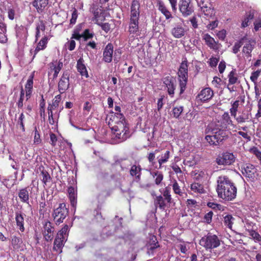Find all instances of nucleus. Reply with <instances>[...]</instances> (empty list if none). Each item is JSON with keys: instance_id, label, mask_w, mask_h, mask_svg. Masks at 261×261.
Wrapping results in <instances>:
<instances>
[{"instance_id": "obj_1", "label": "nucleus", "mask_w": 261, "mask_h": 261, "mask_svg": "<svg viewBox=\"0 0 261 261\" xmlns=\"http://www.w3.org/2000/svg\"><path fill=\"white\" fill-rule=\"evenodd\" d=\"M216 191L218 197L226 201H231L237 196V187L234 184L226 175L218 177Z\"/></svg>"}, {"instance_id": "obj_2", "label": "nucleus", "mask_w": 261, "mask_h": 261, "mask_svg": "<svg viewBox=\"0 0 261 261\" xmlns=\"http://www.w3.org/2000/svg\"><path fill=\"white\" fill-rule=\"evenodd\" d=\"M140 4L137 0H133L130 6V14L128 24L129 34H137L139 32V20Z\"/></svg>"}, {"instance_id": "obj_3", "label": "nucleus", "mask_w": 261, "mask_h": 261, "mask_svg": "<svg viewBox=\"0 0 261 261\" xmlns=\"http://www.w3.org/2000/svg\"><path fill=\"white\" fill-rule=\"evenodd\" d=\"M188 78V63L186 58L180 63L178 72L177 79L179 83V95L182 94L187 88Z\"/></svg>"}, {"instance_id": "obj_4", "label": "nucleus", "mask_w": 261, "mask_h": 261, "mask_svg": "<svg viewBox=\"0 0 261 261\" xmlns=\"http://www.w3.org/2000/svg\"><path fill=\"white\" fill-rule=\"evenodd\" d=\"M35 75V71L33 72L29 76L27 83L25 85V91L22 87H21L20 97L17 102L18 108H22L23 106V100L24 98V94L25 93L26 100L29 99L33 92V79Z\"/></svg>"}, {"instance_id": "obj_5", "label": "nucleus", "mask_w": 261, "mask_h": 261, "mask_svg": "<svg viewBox=\"0 0 261 261\" xmlns=\"http://www.w3.org/2000/svg\"><path fill=\"white\" fill-rule=\"evenodd\" d=\"M111 128L116 138L119 140L120 142L126 140L129 136V127L126 123L125 120Z\"/></svg>"}, {"instance_id": "obj_6", "label": "nucleus", "mask_w": 261, "mask_h": 261, "mask_svg": "<svg viewBox=\"0 0 261 261\" xmlns=\"http://www.w3.org/2000/svg\"><path fill=\"white\" fill-rule=\"evenodd\" d=\"M210 133V135L205 136V139L210 145H219L225 137V131L221 128H213Z\"/></svg>"}, {"instance_id": "obj_7", "label": "nucleus", "mask_w": 261, "mask_h": 261, "mask_svg": "<svg viewBox=\"0 0 261 261\" xmlns=\"http://www.w3.org/2000/svg\"><path fill=\"white\" fill-rule=\"evenodd\" d=\"M69 210L66 207L65 203H61L59 206L54 209L52 214L53 220L57 225H59L64 222L65 218L68 216Z\"/></svg>"}, {"instance_id": "obj_8", "label": "nucleus", "mask_w": 261, "mask_h": 261, "mask_svg": "<svg viewBox=\"0 0 261 261\" xmlns=\"http://www.w3.org/2000/svg\"><path fill=\"white\" fill-rule=\"evenodd\" d=\"M199 244L206 250L212 249L220 245V240L216 235L208 233L200 239Z\"/></svg>"}, {"instance_id": "obj_9", "label": "nucleus", "mask_w": 261, "mask_h": 261, "mask_svg": "<svg viewBox=\"0 0 261 261\" xmlns=\"http://www.w3.org/2000/svg\"><path fill=\"white\" fill-rule=\"evenodd\" d=\"M172 201L170 188L169 185L164 189L163 196L160 195L156 196L154 202L155 205H158L160 210H164L167 206L166 202L170 204Z\"/></svg>"}, {"instance_id": "obj_10", "label": "nucleus", "mask_w": 261, "mask_h": 261, "mask_svg": "<svg viewBox=\"0 0 261 261\" xmlns=\"http://www.w3.org/2000/svg\"><path fill=\"white\" fill-rule=\"evenodd\" d=\"M242 174L248 180L254 182L258 176L257 170L255 167L250 163H246L241 166Z\"/></svg>"}, {"instance_id": "obj_11", "label": "nucleus", "mask_w": 261, "mask_h": 261, "mask_svg": "<svg viewBox=\"0 0 261 261\" xmlns=\"http://www.w3.org/2000/svg\"><path fill=\"white\" fill-rule=\"evenodd\" d=\"M162 81L167 93L170 97L174 96L175 91L177 87L176 78L170 74L162 79Z\"/></svg>"}, {"instance_id": "obj_12", "label": "nucleus", "mask_w": 261, "mask_h": 261, "mask_svg": "<svg viewBox=\"0 0 261 261\" xmlns=\"http://www.w3.org/2000/svg\"><path fill=\"white\" fill-rule=\"evenodd\" d=\"M70 74L68 71L62 73L58 84V89L60 95L66 92L70 87Z\"/></svg>"}, {"instance_id": "obj_13", "label": "nucleus", "mask_w": 261, "mask_h": 261, "mask_svg": "<svg viewBox=\"0 0 261 261\" xmlns=\"http://www.w3.org/2000/svg\"><path fill=\"white\" fill-rule=\"evenodd\" d=\"M214 95V91L209 87L202 89L196 97V100L198 103H205L210 101Z\"/></svg>"}, {"instance_id": "obj_14", "label": "nucleus", "mask_w": 261, "mask_h": 261, "mask_svg": "<svg viewBox=\"0 0 261 261\" xmlns=\"http://www.w3.org/2000/svg\"><path fill=\"white\" fill-rule=\"evenodd\" d=\"M236 160V157L232 153L226 151L219 155L216 160L219 165L228 166L232 164Z\"/></svg>"}, {"instance_id": "obj_15", "label": "nucleus", "mask_w": 261, "mask_h": 261, "mask_svg": "<svg viewBox=\"0 0 261 261\" xmlns=\"http://www.w3.org/2000/svg\"><path fill=\"white\" fill-rule=\"evenodd\" d=\"M55 228L53 224L48 220L43 223L42 234L44 240L50 242L54 238Z\"/></svg>"}, {"instance_id": "obj_16", "label": "nucleus", "mask_w": 261, "mask_h": 261, "mask_svg": "<svg viewBox=\"0 0 261 261\" xmlns=\"http://www.w3.org/2000/svg\"><path fill=\"white\" fill-rule=\"evenodd\" d=\"M179 10L184 17L191 15L194 12V7L191 0H179Z\"/></svg>"}, {"instance_id": "obj_17", "label": "nucleus", "mask_w": 261, "mask_h": 261, "mask_svg": "<svg viewBox=\"0 0 261 261\" xmlns=\"http://www.w3.org/2000/svg\"><path fill=\"white\" fill-rule=\"evenodd\" d=\"M244 43L245 44L243 47L242 52L245 55V57L250 61L252 57L251 53L256 44V41L254 39L247 38L246 36Z\"/></svg>"}, {"instance_id": "obj_18", "label": "nucleus", "mask_w": 261, "mask_h": 261, "mask_svg": "<svg viewBox=\"0 0 261 261\" xmlns=\"http://www.w3.org/2000/svg\"><path fill=\"white\" fill-rule=\"evenodd\" d=\"M106 120L108 121V125L110 127L114 126L125 120L124 115L121 113H115L111 112L107 115Z\"/></svg>"}, {"instance_id": "obj_19", "label": "nucleus", "mask_w": 261, "mask_h": 261, "mask_svg": "<svg viewBox=\"0 0 261 261\" xmlns=\"http://www.w3.org/2000/svg\"><path fill=\"white\" fill-rule=\"evenodd\" d=\"M66 241L65 237L60 236L57 234L54 242L53 250L61 253Z\"/></svg>"}, {"instance_id": "obj_20", "label": "nucleus", "mask_w": 261, "mask_h": 261, "mask_svg": "<svg viewBox=\"0 0 261 261\" xmlns=\"http://www.w3.org/2000/svg\"><path fill=\"white\" fill-rule=\"evenodd\" d=\"M113 45L111 43H108L103 51V60L106 63H110L112 61L113 53Z\"/></svg>"}, {"instance_id": "obj_21", "label": "nucleus", "mask_w": 261, "mask_h": 261, "mask_svg": "<svg viewBox=\"0 0 261 261\" xmlns=\"http://www.w3.org/2000/svg\"><path fill=\"white\" fill-rule=\"evenodd\" d=\"M202 39L204 40L205 44L211 49L214 50H217L219 49L218 42L216 41L214 38L207 33L202 35Z\"/></svg>"}, {"instance_id": "obj_22", "label": "nucleus", "mask_w": 261, "mask_h": 261, "mask_svg": "<svg viewBox=\"0 0 261 261\" xmlns=\"http://www.w3.org/2000/svg\"><path fill=\"white\" fill-rule=\"evenodd\" d=\"M30 189L29 187L23 188L20 189L18 192V196L20 201L23 203H29Z\"/></svg>"}, {"instance_id": "obj_23", "label": "nucleus", "mask_w": 261, "mask_h": 261, "mask_svg": "<svg viewBox=\"0 0 261 261\" xmlns=\"http://www.w3.org/2000/svg\"><path fill=\"white\" fill-rule=\"evenodd\" d=\"M222 124L226 128L232 129L237 128V125L234 124L231 119L228 112H224L222 116Z\"/></svg>"}, {"instance_id": "obj_24", "label": "nucleus", "mask_w": 261, "mask_h": 261, "mask_svg": "<svg viewBox=\"0 0 261 261\" xmlns=\"http://www.w3.org/2000/svg\"><path fill=\"white\" fill-rule=\"evenodd\" d=\"M49 0H33V6L38 13H42L48 4Z\"/></svg>"}, {"instance_id": "obj_25", "label": "nucleus", "mask_w": 261, "mask_h": 261, "mask_svg": "<svg viewBox=\"0 0 261 261\" xmlns=\"http://www.w3.org/2000/svg\"><path fill=\"white\" fill-rule=\"evenodd\" d=\"M76 69L82 76H85L86 78L89 77V74L83 58H80L77 61Z\"/></svg>"}, {"instance_id": "obj_26", "label": "nucleus", "mask_w": 261, "mask_h": 261, "mask_svg": "<svg viewBox=\"0 0 261 261\" xmlns=\"http://www.w3.org/2000/svg\"><path fill=\"white\" fill-rule=\"evenodd\" d=\"M25 216V214H23L21 212H15V221L16 223V226L19 228L21 232H23L25 230L24 224V217Z\"/></svg>"}, {"instance_id": "obj_27", "label": "nucleus", "mask_w": 261, "mask_h": 261, "mask_svg": "<svg viewBox=\"0 0 261 261\" xmlns=\"http://www.w3.org/2000/svg\"><path fill=\"white\" fill-rule=\"evenodd\" d=\"M171 33L174 38H180L185 35L186 30L181 24H177L172 29Z\"/></svg>"}, {"instance_id": "obj_28", "label": "nucleus", "mask_w": 261, "mask_h": 261, "mask_svg": "<svg viewBox=\"0 0 261 261\" xmlns=\"http://www.w3.org/2000/svg\"><path fill=\"white\" fill-rule=\"evenodd\" d=\"M49 40V38L47 36H44L42 38V39L37 43V46L34 50L33 58L40 50H42L46 48Z\"/></svg>"}, {"instance_id": "obj_29", "label": "nucleus", "mask_w": 261, "mask_h": 261, "mask_svg": "<svg viewBox=\"0 0 261 261\" xmlns=\"http://www.w3.org/2000/svg\"><path fill=\"white\" fill-rule=\"evenodd\" d=\"M68 197L70 200V204L73 207H75L76 205L77 193L76 190L72 187L70 186L68 188Z\"/></svg>"}, {"instance_id": "obj_30", "label": "nucleus", "mask_w": 261, "mask_h": 261, "mask_svg": "<svg viewBox=\"0 0 261 261\" xmlns=\"http://www.w3.org/2000/svg\"><path fill=\"white\" fill-rule=\"evenodd\" d=\"M159 10L165 16L166 19L172 18L171 12L168 10L165 4L162 1H159L157 4Z\"/></svg>"}, {"instance_id": "obj_31", "label": "nucleus", "mask_w": 261, "mask_h": 261, "mask_svg": "<svg viewBox=\"0 0 261 261\" xmlns=\"http://www.w3.org/2000/svg\"><path fill=\"white\" fill-rule=\"evenodd\" d=\"M62 67L63 63L61 61L58 62L57 64H55L54 63H50V71H54V72L53 74V79H56L58 77V74Z\"/></svg>"}, {"instance_id": "obj_32", "label": "nucleus", "mask_w": 261, "mask_h": 261, "mask_svg": "<svg viewBox=\"0 0 261 261\" xmlns=\"http://www.w3.org/2000/svg\"><path fill=\"white\" fill-rule=\"evenodd\" d=\"M62 97L60 94H58L54 97L52 100L51 103H49L47 107V111L50 112H53L59 106V103L61 100Z\"/></svg>"}, {"instance_id": "obj_33", "label": "nucleus", "mask_w": 261, "mask_h": 261, "mask_svg": "<svg viewBox=\"0 0 261 261\" xmlns=\"http://www.w3.org/2000/svg\"><path fill=\"white\" fill-rule=\"evenodd\" d=\"M142 168L140 165H133L129 170V173L131 176H135L136 179L140 180L141 179Z\"/></svg>"}, {"instance_id": "obj_34", "label": "nucleus", "mask_w": 261, "mask_h": 261, "mask_svg": "<svg viewBox=\"0 0 261 261\" xmlns=\"http://www.w3.org/2000/svg\"><path fill=\"white\" fill-rule=\"evenodd\" d=\"M11 245L14 250L19 251L22 247V240L21 238L14 236L11 239Z\"/></svg>"}, {"instance_id": "obj_35", "label": "nucleus", "mask_w": 261, "mask_h": 261, "mask_svg": "<svg viewBox=\"0 0 261 261\" xmlns=\"http://www.w3.org/2000/svg\"><path fill=\"white\" fill-rule=\"evenodd\" d=\"M190 189L193 192L197 194H204L205 193V190L204 189L203 186L198 182H194L191 184Z\"/></svg>"}, {"instance_id": "obj_36", "label": "nucleus", "mask_w": 261, "mask_h": 261, "mask_svg": "<svg viewBox=\"0 0 261 261\" xmlns=\"http://www.w3.org/2000/svg\"><path fill=\"white\" fill-rule=\"evenodd\" d=\"M236 119V121L238 123H243L247 121L248 119L250 118V114L248 113L242 112L241 114L237 116L236 115V117H233Z\"/></svg>"}, {"instance_id": "obj_37", "label": "nucleus", "mask_w": 261, "mask_h": 261, "mask_svg": "<svg viewBox=\"0 0 261 261\" xmlns=\"http://www.w3.org/2000/svg\"><path fill=\"white\" fill-rule=\"evenodd\" d=\"M45 28V24L44 21L43 20H40L39 23L37 25L36 28L35 42H37L40 37L41 31H44Z\"/></svg>"}, {"instance_id": "obj_38", "label": "nucleus", "mask_w": 261, "mask_h": 261, "mask_svg": "<svg viewBox=\"0 0 261 261\" xmlns=\"http://www.w3.org/2000/svg\"><path fill=\"white\" fill-rule=\"evenodd\" d=\"M170 156V151L169 150H166L165 152L160 156V158L158 159V163L159 165V168H162V165L167 163Z\"/></svg>"}, {"instance_id": "obj_39", "label": "nucleus", "mask_w": 261, "mask_h": 261, "mask_svg": "<svg viewBox=\"0 0 261 261\" xmlns=\"http://www.w3.org/2000/svg\"><path fill=\"white\" fill-rule=\"evenodd\" d=\"M228 82L230 85H233L237 83L238 80V76L236 69H233L228 75Z\"/></svg>"}, {"instance_id": "obj_40", "label": "nucleus", "mask_w": 261, "mask_h": 261, "mask_svg": "<svg viewBox=\"0 0 261 261\" xmlns=\"http://www.w3.org/2000/svg\"><path fill=\"white\" fill-rule=\"evenodd\" d=\"M40 175L42 176L41 180L44 184V186L47 185V182L51 181L52 178L49 173L44 169L41 171Z\"/></svg>"}, {"instance_id": "obj_41", "label": "nucleus", "mask_w": 261, "mask_h": 261, "mask_svg": "<svg viewBox=\"0 0 261 261\" xmlns=\"http://www.w3.org/2000/svg\"><path fill=\"white\" fill-rule=\"evenodd\" d=\"M171 186H172L174 194L180 196H183L185 192L182 191L178 183L175 179L172 181V184Z\"/></svg>"}, {"instance_id": "obj_42", "label": "nucleus", "mask_w": 261, "mask_h": 261, "mask_svg": "<svg viewBox=\"0 0 261 261\" xmlns=\"http://www.w3.org/2000/svg\"><path fill=\"white\" fill-rule=\"evenodd\" d=\"M245 39L246 36L243 37L239 40L235 42L234 45L232 47L233 53L237 54L240 51V48L244 43V40Z\"/></svg>"}, {"instance_id": "obj_43", "label": "nucleus", "mask_w": 261, "mask_h": 261, "mask_svg": "<svg viewBox=\"0 0 261 261\" xmlns=\"http://www.w3.org/2000/svg\"><path fill=\"white\" fill-rule=\"evenodd\" d=\"M234 218L231 215H226L224 217V223L228 228L231 229Z\"/></svg>"}, {"instance_id": "obj_44", "label": "nucleus", "mask_w": 261, "mask_h": 261, "mask_svg": "<svg viewBox=\"0 0 261 261\" xmlns=\"http://www.w3.org/2000/svg\"><path fill=\"white\" fill-rule=\"evenodd\" d=\"M152 176L155 177V184L156 185H159L163 179V174L162 172L156 171L152 173Z\"/></svg>"}, {"instance_id": "obj_45", "label": "nucleus", "mask_w": 261, "mask_h": 261, "mask_svg": "<svg viewBox=\"0 0 261 261\" xmlns=\"http://www.w3.org/2000/svg\"><path fill=\"white\" fill-rule=\"evenodd\" d=\"M240 101L237 100L234 101L231 105V108L230 109V113L232 116L236 117L239 106Z\"/></svg>"}, {"instance_id": "obj_46", "label": "nucleus", "mask_w": 261, "mask_h": 261, "mask_svg": "<svg viewBox=\"0 0 261 261\" xmlns=\"http://www.w3.org/2000/svg\"><path fill=\"white\" fill-rule=\"evenodd\" d=\"M183 110L184 108L182 106H177L174 107L172 109V114L173 117L176 118H178L183 112Z\"/></svg>"}, {"instance_id": "obj_47", "label": "nucleus", "mask_w": 261, "mask_h": 261, "mask_svg": "<svg viewBox=\"0 0 261 261\" xmlns=\"http://www.w3.org/2000/svg\"><path fill=\"white\" fill-rule=\"evenodd\" d=\"M198 6L201 8V9H207L208 7L212 6V4L210 0H199L197 2Z\"/></svg>"}, {"instance_id": "obj_48", "label": "nucleus", "mask_w": 261, "mask_h": 261, "mask_svg": "<svg viewBox=\"0 0 261 261\" xmlns=\"http://www.w3.org/2000/svg\"><path fill=\"white\" fill-rule=\"evenodd\" d=\"M69 230V227L68 225L65 224L64 226L57 233L60 236L67 237L68 236V232Z\"/></svg>"}, {"instance_id": "obj_49", "label": "nucleus", "mask_w": 261, "mask_h": 261, "mask_svg": "<svg viewBox=\"0 0 261 261\" xmlns=\"http://www.w3.org/2000/svg\"><path fill=\"white\" fill-rule=\"evenodd\" d=\"M41 139L40 138V135L39 131L37 129L36 126L34 128V144L38 145L41 143Z\"/></svg>"}, {"instance_id": "obj_50", "label": "nucleus", "mask_w": 261, "mask_h": 261, "mask_svg": "<svg viewBox=\"0 0 261 261\" xmlns=\"http://www.w3.org/2000/svg\"><path fill=\"white\" fill-rule=\"evenodd\" d=\"M149 246V250L151 251L160 247L156 238L155 236H153L151 239Z\"/></svg>"}, {"instance_id": "obj_51", "label": "nucleus", "mask_w": 261, "mask_h": 261, "mask_svg": "<svg viewBox=\"0 0 261 261\" xmlns=\"http://www.w3.org/2000/svg\"><path fill=\"white\" fill-rule=\"evenodd\" d=\"M24 119V116L23 113H21L20 115V116L18 118L17 125L19 127V128L22 130L23 132L25 131L24 125L23 123V121Z\"/></svg>"}, {"instance_id": "obj_52", "label": "nucleus", "mask_w": 261, "mask_h": 261, "mask_svg": "<svg viewBox=\"0 0 261 261\" xmlns=\"http://www.w3.org/2000/svg\"><path fill=\"white\" fill-rule=\"evenodd\" d=\"M94 34L93 33H90L89 29H86L82 33V38L85 41H87L90 39H92Z\"/></svg>"}, {"instance_id": "obj_53", "label": "nucleus", "mask_w": 261, "mask_h": 261, "mask_svg": "<svg viewBox=\"0 0 261 261\" xmlns=\"http://www.w3.org/2000/svg\"><path fill=\"white\" fill-rule=\"evenodd\" d=\"M204 14L206 16H212L214 14V9L213 6L208 7L207 9H201Z\"/></svg>"}, {"instance_id": "obj_54", "label": "nucleus", "mask_w": 261, "mask_h": 261, "mask_svg": "<svg viewBox=\"0 0 261 261\" xmlns=\"http://www.w3.org/2000/svg\"><path fill=\"white\" fill-rule=\"evenodd\" d=\"M250 236L252 237L253 240L255 242H260L261 241V236L255 230H251L249 232Z\"/></svg>"}, {"instance_id": "obj_55", "label": "nucleus", "mask_w": 261, "mask_h": 261, "mask_svg": "<svg viewBox=\"0 0 261 261\" xmlns=\"http://www.w3.org/2000/svg\"><path fill=\"white\" fill-rule=\"evenodd\" d=\"M98 25H99L102 30H103L106 33H108L110 29H111V25L108 23H97Z\"/></svg>"}, {"instance_id": "obj_56", "label": "nucleus", "mask_w": 261, "mask_h": 261, "mask_svg": "<svg viewBox=\"0 0 261 261\" xmlns=\"http://www.w3.org/2000/svg\"><path fill=\"white\" fill-rule=\"evenodd\" d=\"M0 30L3 33L7 31V25L4 22V17L2 14H0Z\"/></svg>"}, {"instance_id": "obj_57", "label": "nucleus", "mask_w": 261, "mask_h": 261, "mask_svg": "<svg viewBox=\"0 0 261 261\" xmlns=\"http://www.w3.org/2000/svg\"><path fill=\"white\" fill-rule=\"evenodd\" d=\"M208 207L214 210H221L222 205L220 204H218L213 202H208L207 203Z\"/></svg>"}, {"instance_id": "obj_58", "label": "nucleus", "mask_w": 261, "mask_h": 261, "mask_svg": "<svg viewBox=\"0 0 261 261\" xmlns=\"http://www.w3.org/2000/svg\"><path fill=\"white\" fill-rule=\"evenodd\" d=\"M94 219L97 222H101L105 220L100 212L96 210L94 212Z\"/></svg>"}, {"instance_id": "obj_59", "label": "nucleus", "mask_w": 261, "mask_h": 261, "mask_svg": "<svg viewBox=\"0 0 261 261\" xmlns=\"http://www.w3.org/2000/svg\"><path fill=\"white\" fill-rule=\"evenodd\" d=\"M260 71L259 70H257L255 71L252 72L251 73V75L250 76V80L252 82H253L254 83H256V81L259 76Z\"/></svg>"}, {"instance_id": "obj_60", "label": "nucleus", "mask_w": 261, "mask_h": 261, "mask_svg": "<svg viewBox=\"0 0 261 261\" xmlns=\"http://www.w3.org/2000/svg\"><path fill=\"white\" fill-rule=\"evenodd\" d=\"M50 139V144L52 146L55 147L57 145V142L58 141L57 137L56 134L53 133H50L49 134Z\"/></svg>"}, {"instance_id": "obj_61", "label": "nucleus", "mask_w": 261, "mask_h": 261, "mask_svg": "<svg viewBox=\"0 0 261 261\" xmlns=\"http://www.w3.org/2000/svg\"><path fill=\"white\" fill-rule=\"evenodd\" d=\"M77 16H78L77 11L76 9L74 8L72 13L71 18L70 20V23L72 24H75L76 22Z\"/></svg>"}, {"instance_id": "obj_62", "label": "nucleus", "mask_w": 261, "mask_h": 261, "mask_svg": "<svg viewBox=\"0 0 261 261\" xmlns=\"http://www.w3.org/2000/svg\"><path fill=\"white\" fill-rule=\"evenodd\" d=\"M213 212L212 211H210L207 213H206L204 216V220L207 224H210L212 222V217L213 216Z\"/></svg>"}, {"instance_id": "obj_63", "label": "nucleus", "mask_w": 261, "mask_h": 261, "mask_svg": "<svg viewBox=\"0 0 261 261\" xmlns=\"http://www.w3.org/2000/svg\"><path fill=\"white\" fill-rule=\"evenodd\" d=\"M79 31L80 29H75L73 31V33L72 35L71 38L76 39L77 40H80L81 38H82V34H80Z\"/></svg>"}, {"instance_id": "obj_64", "label": "nucleus", "mask_w": 261, "mask_h": 261, "mask_svg": "<svg viewBox=\"0 0 261 261\" xmlns=\"http://www.w3.org/2000/svg\"><path fill=\"white\" fill-rule=\"evenodd\" d=\"M238 134L241 136L245 140L246 142H249L251 140V137L248 134L247 132H244L242 131H239L238 132Z\"/></svg>"}]
</instances>
